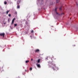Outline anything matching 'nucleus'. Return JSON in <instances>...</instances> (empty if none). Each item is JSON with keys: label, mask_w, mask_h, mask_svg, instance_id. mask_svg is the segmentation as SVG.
<instances>
[{"label": "nucleus", "mask_w": 78, "mask_h": 78, "mask_svg": "<svg viewBox=\"0 0 78 78\" xmlns=\"http://www.w3.org/2000/svg\"><path fill=\"white\" fill-rule=\"evenodd\" d=\"M17 24H14V27H16L17 25Z\"/></svg>", "instance_id": "obj_12"}, {"label": "nucleus", "mask_w": 78, "mask_h": 78, "mask_svg": "<svg viewBox=\"0 0 78 78\" xmlns=\"http://www.w3.org/2000/svg\"><path fill=\"white\" fill-rule=\"evenodd\" d=\"M5 33H1L0 34V36H2L3 37H5Z\"/></svg>", "instance_id": "obj_2"}, {"label": "nucleus", "mask_w": 78, "mask_h": 78, "mask_svg": "<svg viewBox=\"0 0 78 78\" xmlns=\"http://www.w3.org/2000/svg\"><path fill=\"white\" fill-rule=\"evenodd\" d=\"M15 20H16V18H14L13 19L11 23L12 24H14V21Z\"/></svg>", "instance_id": "obj_5"}, {"label": "nucleus", "mask_w": 78, "mask_h": 78, "mask_svg": "<svg viewBox=\"0 0 78 78\" xmlns=\"http://www.w3.org/2000/svg\"><path fill=\"white\" fill-rule=\"evenodd\" d=\"M42 0V1L43 0Z\"/></svg>", "instance_id": "obj_23"}, {"label": "nucleus", "mask_w": 78, "mask_h": 78, "mask_svg": "<svg viewBox=\"0 0 78 78\" xmlns=\"http://www.w3.org/2000/svg\"><path fill=\"white\" fill-rule=\"evenodd\" d=\"M15 13L16 14H17V12H15Z\"/></svg>", "instance_id": "obj_19"}, {"label": "nucleus", "mask_w": 78, "mask_h": 78, "mask_svg": "<svg viewBox=\"0 0 78 78\" xmlns=\"http://www.w3.org/2000/svg\"><path fill=\"white\" fill-rule=\"evenodd\" d=\"M28 62H29V60H27L26 61V63H28Z\"/></svg>", "instance_id": "obj_11"}, {"label": "nucleus", "mask_w": 78, "mask_h": 78, "mask_svg": "<svg viewBox=\"0 0 78 78\" xmlns=\"http://www.w3.org/2000/svg\"><path fill=\"white\" fill-rule=\"evenodd\" d=\"M60 2V0H57L56 1V3H58L59 2Z\"/></svg>", "instance_id": "obj_8"}, {"label": "nucleus", "mask_w": 78, "mask_h": 78, "mask_svg": "<svg viewBox=\"0 0 78 78\" xmlns=\"http://www.w3.org/2000/svg\"><path fill=\"white\" fill-rule=\"evenodd\" d=\"M62 6L61 7H60L59 8V10H62Z\"/></svg>", "instance_id": "obj_9"}, {"label": "nucleus", "mask_w": 78, "mask_h": 78, "mask_svg": "<svg viewBox=\"0 0 78 78\" xmlns=\"http://www.w3.org/2000/svg\"><path fill=\"white\" fill-rule=\"evenodd\" d=\"M35 52H36V53H38L40 51V50L39 49H36L34 51Z\"/></svg>", "instance_id": "obj_4"}, {"label": "nucleus", "mask_w": 78, "mask_h": 78, "mask_svg": "<svg viewBox=\"0 0 78 78\" xmlns=\"http://www.w3.org/2000/svg\"><path fill=\"white\" fill-rule=\"evenodd\" d=\"M8 16H9V17H11V14H9L8 15Z\"/></svg>", "instance_id": "obj_15"}, {"label": "nucleus", "mask_w": 78, "mask_h": 78, "mask_svg": "<svg viewBox=\"0 0 78 78\" xmlns=\"http://www.w3.org/2000/svg\"><path fill=\"white\" fill-rule=\"evenodd\" d=\"M57 9H58V7H56L55 9V13H56V14H58V15H60V14H59V13L57 12Z\"/></svg>", "instance_id": "obj_3"}, {"label": "nucleus", "mask_w": 78, "mask_h": 78, "mask_svg": "<svg viewBox=\"0 0 78 78\" xmlns=\"http://www.w3.org/2000/svg\"><path fill=\"white\" fill-rule=\"evenodd\" d=\"M64 13H62V15H64Z\"/></svg>", "instance_id": "obj_18"}, {"label": "nucleus", "mask_w": 78, "mask_h": 78, "mask_svg": "<svg viewBox=\"0 0 78 78\" xmlns=\"http://www.w3.org/2000/svg\"><path fill=\"white\" fill-rule=\"evenodd\" d=\"M36 65L38 68H41V65H40V64H36Z\"/></svg>", "instance_id": "obj_6"}, {"label": "nucleus", "mask_w": 78, "mask_h": 78, "mask_svg": "<svg viewBox=\"0 0 78 78\" xmlns=\"http://www.w3.org/2000/svg\"><path fill=\"white\" fill-rule=\"evenodd\" d=\"M51 68L52 69H53V70H55L56 69V65L55 64H54L53 66H52Z\"/></svg>", "instance_id": "obj_1"}, {"label": "nucleus", "mask_w": 78, "mask_h": 78, "mask_svg": "<svg viewBox=\"0 0 78 78\" xmlns=\"http://www.w3.org/2000/svg\"><path fill=\"white\" fill-rule=\"evenodd\" d=\"M41 61V59H39L37 61V63H40V62Z\"/></svg>", "instance_id": "obj_7"}, {"label": "nucleus", "mask_w": 78, "mask_h": 78, "mask_svg": "<svg viewBox=\"0 0 78 78\" xmlns=\"http://www.w3.org/2000/svg\"><path fill=\"white\" fill-rule=\"evenodd\" d=\"M17 8H18V9L20 8V6L19 5H18L17 6Z\"/></svg>", "instance_id": "obj_10"}, {"label": "nucleus", "mask_w": 78, "mask_h": 78, "mask_svg": "<svg viewBox=\"0 0 78 78\" xmlns=\"http://www.w3.org/2000/svg\"><path fill=\"white\" fill-rule=\"evenodd\" d=\"M33 58H31V61H33Z\"/></svg>", "instance_id": "obj_20"}, {"label": "nucleus", "mask_w": 78, "mask_h": 78, "mask_svg": "<svg viewBox=\"0 0 78 78\" xmlns=\"http://www.w3.org/2000/svg\"><path fill=\"white\" fill-rule=\"evenodd\" d=\"M17 2V3H18V1Z\"/></svg>", "instance_id": "obj_21"}, {"label": "nucleus", "mask_w": 78, "mask_h": 78, "mask_svg": "<svg viewBox=\"0 0 78 78\" xmlns=\"http://www.w3.org/2000/svg\"><path fill=\"white\" fill-rule=\"evenodd\" d=\"M4 4L5 5H6V4H7V2H4Z\"/></svg>", "instance_id": "obj_14"}, {"label": "nucleus", "mask_w": 78, "mask_h": 78, "mask_svg": "<svg viewBox=\"0 0 78 78\" xmlns=\"http://www.w3.org/2000/svg\"><path fill=\"white\" fill-rule=\"evenodd\" d=\"M33 32H34V31H33V30H32L31 31V33H33Z\"/></svg>", "instance_id": "obj_16"}, {"label": "nucleus", "mask_w": 78, "mask_h": 78, "mask_svg": "<svg viewBox=\"0 0 78 78\" xmlns=\"http://www.w3.org/2000/svg\"><path fill=\"white\" fill-rule=\"evenodd\" d=\"M9 12V10L7 11L6 12V14H8V12Z\"/></svg>", "instance_id": "obj_13"}, {"label": "nucleus", "mask_w": 78, "mask_h": 78, "mask_svg": "<svg viewBox=\"0 0 78 78\" xmlns=\"http://www.w3.org/2000/svg\"><path fill=\"white\" fill-rule=\"evenodd\" d=\"M74 46H75V45H74Z\"/></svg>", "instance_id": "obj_22"}, {"label": "nucleus", "mask_w": 78, "mask_h": 78, "mask_svg": "<svg viewBox=\"0 0 78 78\" xmlns=\"http://www.w3.org/2000/svg\"><path fill=\"white\" fill-rule=\"evenodd\" d=\"M30 70H32V68H30Z\"/></svg>", "instance_id": "obj_17"}]
</instances>
